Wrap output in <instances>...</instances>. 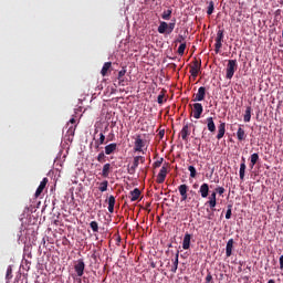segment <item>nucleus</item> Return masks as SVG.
I'll return each mask as SVG.
<instances>
[{"label": "nucleus", "instance_id": "f257e3e1", "mask_svg": "<svg viewBox=\"0 0 283 283\" xmlns=\"http://www.w3.org/2000/svg\"><path fill=\"white\" fill-rule=\"evenodd\" d=\"M237 70H238V60H229L226 69V78H228V81H231Z\"/></svg>", "mask_w": 283, "mask_h": 283}, {"label": "nucleus", "instance_id": "f03ea898", "mask_svg": "<svg viewBox=\"0 0 283 283\" xmlns=\"http://www.w3.org/2000/svg\"><path fill=\"white\" fill-rule=\"evenodd\" d=\"M224 41V30H219L217 32L214 52L216 54H220V50H222V42Z\"/></svg>", "mask_w": 283, "mask_h": 283}, {"label": "nucleus", "instance_id": "7ed1b4c3", "mask_svg": "<svg viewBox=\"0 0 283 283\" xmlns=\"http://www.w3.org/2000/svg\"><path fill=\"white\" fill-rule=\"evenodd\" d=\"M202 67V61L196 60L192 62V65L190 66V74L192 78H198V74L200 73V70Z\"/></svg>", "mask_w": 283, "mask_h": 283}, {"label": "nucleus", "instance_id": "20e7f679", "mask_svg": "<svg viewBox=\"0 0 283 283\" xmlns=\"http://www.w3.org/2000/svg\"><path fill=\"white\" fill-rule=\"evenodd\" d=\"M74 270L77 277H83L85 273V261H83V259L77 260L76 264L74 265Z\"/></svg>", "mask_w": 283, "mask_h": 283}, {"label": "nucleus", "instance_id": "39448f33", "mask_svg": "<svg viewBox=\"0 0 283 283\" xmlns=\"http://www.w3.org/2000/svg\"><path fill=\"white\" fill-rule=\"evenodd\" d=\"M217 193L213 191L206 202V206L210 207L211 211H216V206L218 205Z\"/></svg>", "mask_w": 283, "mask_h": 283}, {"label": "nucleus", "instance_id": "423d86ee", "mask_svg": "<svg viewBox=\"0 0 283 283\" xmlns=\"http://www.w3.org/2000/svg\"><path fill=\"white\" fill-rule=\"evenodd\" d=\"M205 96H207V88L205 86H201L198 88V92L192 101L193 103L201 102L205 99Z\"/></svg>", "mask_w": 283, "mask_h": 283}, {"label": "nucleus", "instance_id": "0eeeda50", "mask_svg": "<svg viewBox=\"0 0 283 283\" xmlns=\"http://www.w3.org/2000/svg\"><path fill=\"white\" fill-rule=\"evenodd\" d=\"M192 107H193V118H197V119L200 118L202 116V113L205 112L202 104L195 103Z\"/></svg>", "mask_w": 283, "mask_h": 283}, {"label": "nucleus", "instance_id": "6e6552de", "mask_svg": "<svg viewBox=\"0 0 283 283\" xmlns=\"http://www.w3.org/2000/svg\"><path fill=\"white\" fill-rule=\"evenodd\" d=\"M224 134H227V123L223 122L218 126L217 140H222Z\"/></svg>", "mask_w": 283, "mask_h": 283}, {"label": "nucleus", "instance_id": "1a4fd4ad", "mask_svg": "<svg viewBox=\"0 0 283 283\" xmlns=\"http://www.w3.org/2000/svg\"><path fill=\"white\" fill-rule=\"evenodd\" d=\"M166 178H167V167L163 166L161 169L159 170L156 182H158V185H163Z\"/></svg>", "mask_w": 283, "mask_h": 283}, {"label": "nucleus", "instance_id": "9d476101", "mask_svg": "<svg viewBox=\"0 0 283 283\" xmlns=\"http://www.w3.org/2000/svg\"><path fill=\"white\" fill-rule=\"evenodd\" d=\"M48 177L43 178V180L40 182L36 191H35V198H39V196H41L45 189V187H48Z\"/></svg>", "mask_w": 283, "mask_h": 283}, {"label": "nucleus", "instance_id": "9b49d317", "mask_svg": "<svg viewBox=\"0 0 283 283\" xmlns=\"http://www.w3.org/2000/svg\"><path fill=\"white\" fill-rule=\"evenodd\" d=\"M178 191L181 196V201L187 200V198H188L187 191H189V186H187L186 184H182L178 187Z\"/></svg>", "mask_w": 283, "mask_h": 283}, {"label": "nucleus", "instance_id": "f8f14e48", "mask_svg": "<svg viewBox=\"0 0 283 283\" xmlns=\"http://www.w3.org/2000/svg\"><path fill=\"white\" fill-rule=\"evenodd\" d=\"M233 244H234L233 239H229L226 245L227 258H231V255H233Z\"/></svg>", "mask_w": 283, "mask_h": 283}, {"label": "nucleus", "instance_id": "ddd939ff", "mask_svg": "<svg viewBox=\"0 0 283 283\" xmlns=\"http://www.w3.org/2000/svg\"><path fill=\"white\" fill-rule=\"evenodd\" d=\"M157 32L159 34H167V32H169V23L161 21L159 22V27L157 29Z\"/></svg>", "mask_w": 283, "mask_h": 283}, {"label": "nucleus", "instance_id": "4468645a", "mask_svg": "<svg viewBox=\"0 0 283 283\" xmlns=\"http://www.w3.org/2000/svg\"><path fill=\"white\" fill-rule=\"evenodd\" d=\"M143 147H145V142L140 138V135H137L135 139V151H143Z\"/></svg>", "mask_w": 283, "mask_h": 283}, {"label": "nucleus", "instance_id": "2eb2a0df", "mask_svg": "<svg viewBox=\"0 0 283 283\" xmlns=\"http://www.w3.org/2000/svg\"><path fill=\"white\" fill-rule=\"evenodd\" d=\"M206 124L208 130H210L211 134H216V122H213V117H207Z\"/></svg>", "mask_w": 283, "mask_h": 283}, {"label": "nucleus", "instance_id": "dca6fc26", "mask_svg": "<svg viewBox=\"0 0 283 283\" xmlns=\"http://www.w3.org/2000/svg\"><path fill=\"white\" fill-rule=\"evenodd\" d=\"M199 193L201 195V198H208L209 197V184H202L199 188Z\"/></svg>", "mask_w": 283, "mask_h": 283}, {"label": "nucleus", "instance_id": "f3484780", "mask_svg": "<svg viewBox=\"0 0 283 283\" xmlns=\"http://www.w3.org/2000/svg\"><path fill=\"white\" fill-rule=\"evenodd\" d=\"M191 247V234L186 233L182 241V249L187 251Z\"/></svg>", "mask_w": 283, "mask_h": 283}, {"label": "nucleus", "instance_id": "a211bd4d", "mask_svg": "<svg viewBox=\"0 0 283 283\" xmlns=\"http://www.w3.org/2000/svg\"><path fill=\"white\" fill-rule=\"evenodd\" d=\"M118 145L116 143L108 144L105 146V154L106 156H111V154H114L116 151Z\"/></svg>", "mask_w": 283, "mask_h": 283}, {"label": "nucleus", "instance_id": "6ab92c4d", "mask_svg": "<svg viewBox=\"0 0 283 283\" xmlns=\"http://www.w3.org/2000/svg\"><path fill=\"white\" fill-rule=\"evenodd\" d=\"M112 171V164H105L102 169L103 178H109V172Z\"/></svg>", "mask_w": 283, "mask_h": 283}, {"label": "nucleus", "instance_id": "aec40b11", "mask_svg": "<svg viewBox=\"0 0 283 283\" xmlns=\"http://www.w3.org/2000/svg\"><path fill=\"white\" fill-rule=\"evenodd\" d=\"M140 198V189L135 188L133 191H130V202H136Z\"/></svg>", "mask_w": 283, "mask_h": 283}, {"label": "nucleus", "instance_id": "412c9836", "mask_svg": "<svg viewBox=\"0 0 283 283\" xmlns=\"http://www.w3.org/2000/svg\"><path fill=\"white\" fill-rule=\"evenodd\" d=\"M191 135V132H189V125H185L180 132V136L182 140H187L188 136Z\"/></svg>", "mask_w": 283, "mask_h": 283}, {"label": "nucleus", "instance_id": "4be33fe9", "mask_svg": "<svg viewBox=\"0 0 283 283\" xmlns=\"http://www.w3.org/2000/svg\"><path fill=\"white\" fill-rule=\"evenodd\" d=\"M258 160H260V155H258V153L252 154L250 157V168L251 169H253V167H255V165H258Z\"/></svg>", "mask_w": 283, "mask_h": 283}, {"label": "nucleus", "instance_id": "5701e85b", "mask_svg": "<svg viewBox=\"0 0 283 283\" xmlns=\"http://www.w3.org/2000/svg\"><path fill=\"white\" fill-rule=\"evenodd\" d=\"M171 14H174V9H168V10H165L163 13H161V19H164V21H170L171 20Z\"/></svg>", "mask_w": 283, "mask_h": 283}, {"label": "nucleus", "instance_id": "b1692460", "mask_svg": "<svg viewBox=\"0 0 283 283\" xmlns=\"http://www.w3.org/2000/svg\"><path fill=\"white\" fill-rule=\"evenodd\" d=\"M251 112H253V108H251V106H247L245 113L243 115L244 123H251Z\"/></svg>", "mask_w": 283, "mask_h": 283}, {"label": "nucleus", "instance_id": "393cba45", "mask_svg": "<svg viewBox=\"0 0 283 283\" xmlns=\"http://www.w3.org/2000/svg\"><path fill=\"white\" fill-rule=\"evenodd\" d=\"M116 205V198L114 196L108 197V212L114 213V206Z\"/></svg>", "mask_w": 283, "mask_h": 283}, {"label": "nucleus", "instance_id": "a878e982", "mask_svg": "<svg viewBox=\"0 0 283 283\" xmlns=\"http://www.w3.org/2000/svg\"><path fill=\"white\" fill-rule=\"evenodd\" d=\"M237 137H238V140H240V143H242V140H247V133L242 127L238 128Z\"/></svg>", "mask_w": 283, "mask_h": 283}, {"label": "nucleus", "instance_id": "bb28decb", "mask_svg": "<svg viewBox=\"0 0 283 283\" xmlns=\"http://www.w3.org/2000/svg\"><path fill=\"white\" fill-rule=\"evenodd\" d=\"M140 163H142V165H144V163H145V157L144 156L134 157L133 167L138 169V165H140Z\"/></svg>", "mask_w": 283, "mask_h": 283}, {"label": "nucleus", "instance_id": "cd10ccee", "mask_svg": "<svg viewBox=\"0 0 283 283\" xmlns=\"http://www.w3.org/2000/svg\"><path fill=\"white\" fill-rule=\"evenodd\" d=\"M111 69H112V62L104 63L101 71L102 76H107V73L109 72Z\"/></svg>", "mask_w": 283, "mask_h": 283}, {"label": "nucleus", "instance_id": "c85d7f7f", "mask_svg": "<svg viewBox=\"0 0 283 283\" xmlns=\"http://www.w3.org/2000/svg\"><path fill=\"white\" fill-rule=\"evenodd\" d=\"M101 145H105V134L99 133V138L95 139V149H98Z\"/></svg>", "mask_w": 283, "mask_h": 283}, {"label": "nucleus", "instance_id": "c756f323", "mask_svg": "<svg viewBox=\"0 0 283 283\" xmlns=\"http://www.w3.org/2000/svg\"><path fill=\"white\" fill-rule=\"evenodd\" d=\"M125 74H127V70L125 67L118 72L117 78L119 81V85H125V80H124Z\"/></svg>", "mask_w": 283, "mask_h": 283}, {"label": "nucleus", "instance_id": "7c9ffc66", "mask_svg": "<svg viewBox=\"0 0 283 283\" xmlns=\"http://www.w3.org/2000/svg\"><path fill=\"white\" fill-rule=\"evenodd\" d=\"M245 171H247V164H240V170H239L240 180H244Z\"/></svg>", "mask_w": 283, "mask_h": 283}, {"label": "nucleus", "instance_id": "2f4dec72", "mask_svg": "<svg viewBox=\"0 0 283 283\" xmlns=\"http://www.w3.org/2000/svg\"><path fill=\"white\" fill-rule=\"evenodd\" d=\"M213 10H216V4L213 3V1L208 2L207 14L209 15L213 14Z\"/></svg>", "mask_w": 283, "mask_h": 283}, {"label": "nucleus", "instance_id": "473e14b6", "mask_svg": "<svg viewBox=\"0 0 283 283\" xmlns=\"http://www.w3.org/2000/svg\"><path fill=\"white\" fill-rule=\"evenodd\" d=\"M185 50H187V42H182L178 48V54L182 56L185 54Z\"/></svg>", "mask_w": 283, "mask_h": 283}, {"label": "nucleus", "instance_id": "72a5a7b5", "mask_svg": "<svg viewBox=\"0 0 283 283\" xmlns=\"http://www.w3.org/2000/svg\"><path fill=\"white\" fill-rule=\"evenodd\" d=\"M90 227H91L93 233H98V222L92 221V222L90 223Z\"/></svg>", "mask_w": 283, "mask_h": 283}, {"label": "nucleus", "instance_id": "f704fd0d", "mask_svg": "<svg viewBox=\"0 0 283 283\" xmlns=\"http://www.w3.org/2000/svg\"><path fill=\"white\" fill-rule=\"evenodd\" d=\"M174 30H176V20H174V22L168 23L167 34H171V32H174Z\"/></svg>", "mask_w": 283, "mask_h": 283}, {"label": "nucleus", "instance_id": "c9c22d12", "mask_svg": "<svg viewBox=\"0 0 283 283\" xmlns=\"http://www.w3.org/2000/svg\"><path fill=\"white\" fill-rule=\"evenodd\" d=\"M157 103L159 105H163V103H165V91H161L160 94L158 95Z\"/></svg>", "mask_w": 283, "mask_h": 283}, {"label": "nucleus", "instance_id": "e433bc0d", "mask_svg": "<svg viewBox=\"0 0 283 283\" xmlns=\"http://www.w3.org/2000/svg\"><path fill=\"white\" fill-rule=\"evenodd\" d=\"M188 171H190V178H196V176L198 175L196 167L193 166H189Z\"/></svg>", "mask_w": 283, "mask_h": 283}, {"label": "nucleus", "instance_id": "4c0bfd02", "mask_svg": "<svg viewBox=\"0 0 283 283\" xmlns=\"http://www.w3.org/2000/svg\"><path fill=\"white\" fill-rule=\"evenodd\" d=\"M108 185H109V182H108L107 180L103 181V182L101 184L99 188H98L99 191H102V192L107 191Z\"/></svg>", "mask_w": 283, "mask_h": 283}, {"label": "nucleus", "instance_id": "58836bf2", "mask_svg": "<svg viewBox=\"0 0 283 283\" xmlns=\"http://www.w3.org/2000/svg\"><path fill=\"white\" fill-rule=\"evenodd\" d=\"M232 208H233V206H231V205L228 206V210L226 212V220H231V216H232L231 209Z\"/></svg>", "mask_w": 283, "mask_h": 283}, {"label": "nucleus", "instance_id": "ea45409f", "mask_svg": "<svg viewBox=\"0 0 283 283\" xmlns=\"http://www.w3.org/2000/svg\"><path fill=\"white\" fill-rule=\"evenodd\" d=\"M7 280H12V266H9L7 269V274H6Z\"/></svg>", "mask_w": 283, "mask_h": 283}, {"label": "nucleus", "instance_id": "a19ab883", "mask_svg": "<svg viewBox=\"0 0 283 283\" xmlns=\"http://www.w3.org/2000/svg\"><path fill=\"white\" fill-rule=\"evenodd\" d=\"M185 39H187V35L179 34L176 39V43H185Z\"/></svg>", "mask_w": 283, "mask_h": 283}, {"label": "nucleus", "instance_id": "79ce46f5", "mask_svg": "<svg viewBox=\"0 0 283 283\" xmlns=\"http://www.w3.org/2000/svg\"><path fill=\"white\" fill-rule=\"evenodd\" d=\"M97 160L99 163H105V153L101 151L98 155H97Z\"/></svg>", "mask_w": 283, "mask_h": 283}, {"label": "nucleus", "instance_id": "37998d69", "mask_svg": "<svg viewBox=\"0 0 283 283\" xmlns=\"http://www.w3.org/2000/svg\"><path fill=\"white\" fill-rule=\"evenodd\" d=\"M136 167L134 166H128L127 168V172L130 175V176H134V174H136Z\"/></svg>", "mask_w": 283, "mask_h": 283}, {"label": "nucleus", "instance_id": "c03bdc74", "mask_svg": "<svg viewBox=\"0 0 283 283\" xmlns=\"http://www.w3.org/2000/svg\"><path fill=\"white\" fill-rule=\"evenodd\" d=\"M224 187H217L216 189H214V193H219V196H222V193H224Z\"/></svg>", "mask_w": 283, "mask_h": 283}, {"label": "nucleus", "instance_id": "a18cd8bd", "mask_svg": "<svg viewBox=\"0 0 283 283\" xmlns=\"http://www.w3.org/2000/svg\"><path fill=\"white\" fill-rule=\"evenodd\" d=\"M213 282V275H211V272H209L206 276V283H211Z\"/></svg>", "mask_w": 283, "mask_h": 283}, {"label": "nucleus", "instance_id": "49530a36", "mask_svg": "<svg viewBox=\"0 0 283 283\" xmlns=\"http://www.w3.org/2000/svg\"><path fill=\"white\" fill-rule=\"evenodd\" d=\"M158 137H159V140H163V138H165V129L159 130Z\"/></svg>", "mask_w": 283, "mask_h": 283}, {"label": "nucleus", "instance_id": "de8ad7c7", "mask_svg": "<svg viewBox=\"0 0 283 283\" xmlns=\"http://www.w3.org/2000/svg\"><path fill=\"white\" fill-rule=\"evenodd\" d=\"M180 253L177 252L176 256H175V261H174V266H178V258H179Z\"/></svg>", "mask_w": 283, "mask_h": 283}, {"label": "nucleus", "instance_id": "09e8293b", "mask_svg": "<svg viewBox=\"0 0 283 283\" xmlns=\"http://www.w3.org/2000/svg\"><path fill=\"white\" fill-rule=\"evenodd\" d=\"M279 262H280V269L281 271H283V255L280 256Z\"/></svg>", "mask_w": 283, "mask_h": 283}, {"label": "nucleus", "instance_id": "8fccbe9b", "mask_svg": "<svg viewBox=\"0 0 283 283\" xmlns=\"http://www.w3.org/2000/svg\"><path fill=\"white\" fill-rule=\"evenodd\" d=\"M155 167H160L161 165H163V160H157V161H155Z\"/></svg>", "mask_w": 283, "mask_h": 283}, {"label": "nucleus", "instance_id": "3c124183", "mask_svg": "<svg viewBox=\"0 0 283 283\" xmlns=\"http://www.w3.org/2000/svg\"><path fill=\"white\" fill-rule=\"evenodd\" d=\"M171 273H176V271H178V266H176V265H172V268H171Z\"/></svg>", "mask_w": 283, "mask_h": 283}, {"label": "nucleus", "instance_id": "603ef678", "mask_svg": "<svg viewBox=\"0 0 283 283\" xmlns=\"http://www.w3.org/2000/svg\"><path fill=\"white\" fill-rule=\"evenodd\" d=\"M241 165H247V159L244 157L241 158Z\"/></svg>", "mask_w": 283, "mask_h": 283}, {"label": "nucleus", "instance_id": "864d4df0", "mask_svg": "<svg viewBox=\"0 0 283 283\" xmlns=\"http://www.w3.org/2000/svg\"><path fill=\"white\" fill-rule=\"evenodd\" d=\"M213 216H214L213 212L209 213L208 214V220H212Z\"/></svg>", "mask_w": 283, "mask_h": 283}, {"label": "nucleus", "instance_id": "5fc2aeb1", "mask_svg": "<svg viewBox=\"0 0 283 283\" xmlns=\"http://www.w3.org/2000/svg\"><path fill=\"white\" fill-rule=\"evenodd\" d=\"M70 123H71L72 125H74V123H76V119L71 118V119H70Z\"/></svg>", "mask_w": 283, "mask_h": 283}, {"label": "nucleus", "instance_id": "6e6d98bb", "mask_svg": "<svg viewBox=\"0 0 283 283\" xmlns=\"http://www.w3.org/2000/svg\"><path fill=\"white\" fill-rule=\"evenodd\" d=\"M268 283H275L273 279L269 280Z\"/></svg>", "mask_w": 283, "mask_h": 283}, {"label": "nucleus", "instance_id": "4d7b16f0", "mask_svg": "<svg viewBox=\"0 0 283 283\" xmlns=\"http://www.w3.org/2000/svg\"><path fill=\"white\" fill-rule=\"evenodd\" d=\"M151 268H153V269H156V264H155V263H151Z\"/></svg>", "mask_w": 283, "mask_h": 283}, {"label": "nucleus", "instance_id": "13d9d810", "mask_svg": "<svg viewBox=\"0 0 283 283\" xmlns=\"http://www.w3.org/2000/svg\"><path fill=\"white\" fill-rule=\"evenodd\" d=\"M95 134H98V129H95Z\"/></svg>", "mask_w": 283, "mask_h": 283}]
</instances>
